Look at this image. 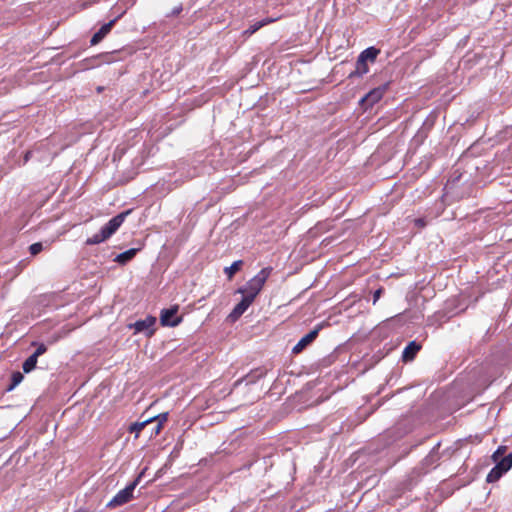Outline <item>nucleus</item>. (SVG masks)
<instances>
[{"mask_svg": "<svg viewBox=\"0 0 512 512\" xmlns=\"http://www.w3.org/2000/svg\"><path fill=\"white\" fill-rule=\"evenodd\" d=\"M242 295H243L242 300L234 307V309L231 311V313L228 316V319L232 322H235L236 320H238L254 301L253 299L246 296L245 294H242Z\"/></svg>", "mask_w": 512, "mask_h": 512, "instance_id": "obj_7", "label": "nucleus"}, {"mask_svg": "<svg viewBox=\"0 0 512 512\" xmlns=\"http://www.w3.org/2000/svg\"><path fill=\"white\" fill-rule=\"evenodd\" d=\"M154 422V418H148L142 422H135L130 425L129 431L135 432L136 437H138L139 433L150 423Z\"/></svg>", "mask_w": 512, "mask_h": 512, "instance_id": "obj_16", "label": "nucleus"}, {"mask_svg": "<svg viewBox=\"0 0 512 512\" xmlns=\"http://www.w3.org/2000/svg\"><path fill=\"white\" fill-rule=\"evenodd\" d=\"M243 265L242 260L234 261L229 267H226L224 269L225 274L227 275L228 279L231 280L236 272H238Z\"/></svg>", "mask_w": 512, "mask_h": 512, "instance_id": "obj_17", "label": "nucleus"}, {"mask_svg": "<svg viewBox=\"0 0 512 512\" xmlns=\"http://www.w3.org/2000/svg\"><path fill=\"white\" fill-rule=\"evenodd\" d=\"M32 345H37V348L33 353L36 357L43 355L47 351V347L43 343L37 344L36 342H33Z\"/></svg>", "mask_w": 512, "mask_h": 512, "instance_id": "obj_22", "label": "nucleus"}, {"mask_svg": "<svg viewBox=\"0 0 512 512\" xmlns=\"http://www.w3.org/2000/svg\"><path fill=\"white\" fill-rule=\"evenodd\" d=\"M139 250L140 248H131L123 253H120L116 256L115 261L120 264H126L135 257Z\"/></svg>", "mask_w": 512, "mask_h": 512, "instance_id": "obj_12", "label": "nucleus"}, {"mask_svg": "<svg viewBox=\"0 0 512 512\" xmlns=\"http://www.w3.org/2000/svg\"><path fill=\"white\" fill-rule=\"evenodd\" d=\"M414 223L416 226L420 227V228H423L426 226V221L424 218H417L414 220Z\"/></svg>", "mask_w": 512, "mask_h": 512, "instance_id": "obj_26", "label": "nucleus"}, {"mask_svg": "<svg viewBox=\"0 0 512 512\" xmlns=\"http://www.w3.org/2000/svg\"><path fill=\"white\" fill-rule=\"evenodd\" d=\"M383 292L382 288L377 289L373 294V304H375L381 297V294Z\"/></svg>", "mask_w": 512, "mask_h": 512, "instance_id": "obj_25", "label": "nucleus"}, {"mask_svg": "<svg viewBox=\"0 0 512 512\" xmlns=\"http://www.w3.org/2000/svg\"><path fill=\"white\" fill-rule=\"evenodd\" d=\"M271 271L272 269L270 267L263 268L252 279H250L244 287L239 288L237 292L245 294L255 300L256 296L260 293L265 282L269 278Z\"/></svg>", "mask_w": 512, "mask_h": 512, "instance_id": "obj_2", "label": "nucleus"}, {"mask_svg": "<svg viewBox=\"0 0 512 512\" xmlns=\"http://www.w3.org/2000/svg\"><path fill=\"white\" fill-rule=\"evenodd\" d=\"M140 476L131 484L120 490L108 503L109 507L121 506L133 498V491L138 484Z\"/></svg>", "mask_w": 512, "mask_h": 512, "instance_id": "obj_3", "label": "nucleus"}, {"mask_svg": "<svg viewBox=\"0 0 512 512\" xmlns=\"http://www.w3.org/2000/svg\"><path fill=\"white\" fill-rule=\"evenodd\" d=\"M368 71H369V68H368L367 62H365L364 60H362L361 58L358 57L357 62H356V68L353 72H351L349 74V77L350 78L354 77V76L361 77L364 74L368 73Z\"/></svg>", "mask_w": 512, "mask_h": 512, "instance_id": "obj_13", "label": "nucleus"}, {"mask_svg": "<svg viewBox=\"0 0 512 512\" xmlns=\"http://www.w3.org/2000/svg\"><path fill=\"white\" fill-rule=\"evenodd\" d=\"M23 374L19 371L13 372L11 376V385L8 387V391L13 390L17 385L23 381Z\"/></svg>", "mask_w": 512, "mask_h": 512, "instance_id": "obj_20", "label": "nucleus"}, {"mask_svg": "<svg viewBox=\"0 0 512 512\" xmlns=\"http://www.w3.org/2000/svg\"><path fill=\"white\" fill-rule=\"evenodd\" d=\"M496 465L503 473L509 471L512 467V453H509L498 461H495Z\"/></svg>", "mask_w": 512, "mask_h": 512, "instance_id": "obj_14", "label": "nucleus"}, {"mask_svg": "<svg viewBox=\"0 0 512 512\" xmlns=\"http://www.w3.org/2000/svg\"><path fill=\"white\" fill-rule=\"evenodd\" d=\"M75 512H82V511H75Z\"/></svg>", "mask_w": 512, "mask_h": 512, "instance_id": "obj_29", "label": "nucleus"}, {"mask_svg": "<svg viewBox=\"0 0 512 512\" xmlns=\"http://www.w3.org/2000/svg\"><path fill=\"white\" fill-rule=\"evenodd\" d=\"M154 422H158V423H161V425H163L164 422L167 421L168 419V413H161L157 416H154Z\"/></svg>", "mask_w": 512, "mask_h": 512, "instance_id": "obj_24", "label": "nucleus"}, {"mask_svg": "<svg viewBox=\"0 0 512 512\" xmlns=\"http://www.w3.org/2000/svg\"><path fill=\"white\" fill-rule=\"evenodd\" d=\"M181 11H182V7H181V6H179V7L175 8V9L173 10V12H172V13H173V14H178V13H180Z\"/></svg>", "mask_w": 512, "mask_h": 512, "instance_id": "obj_28", "label": "nucleus"}, {"mask_svg": "<svg viewBox=\"0 0 512 512\" xmlns=\"http://www.w3.org/2000/svg\"><path fill=\"white\" fill-rule=\"evenodd\" d=\"M421 346L415 341L410 342L404 349L402 358L404 361H411L416 353L420 350Z\"/></svg>", "mask_w": 512, "mask_h": 512, "instance_id": "obj_11", "label": "nucleus"}, {"mask_svg": "<svg viewBox=\"0 0 512 512\" xmlns=\"http://www.w3.org/2000/svg\"><path fill=\"white\" fill-rule=\"evenodd\" d=\"M37 359L38 357H36L35 355H31L29 356L23 363L22 365V368H23V371L25 373H29L31 372L32 370L35 369L36 367V364H37Z\"/></svg>", "mask_w": 512, "mask_h": 512, "instance_id": "obj_18", "label": "nucleus"}, {"mask_svg": "<svg viewBox=\"0 0 512 512\" xmlns=\"http://www.w3.org/2000/svg\"><path fill=\"white\" fill-rule=\"evenodd\" d=\"M162 426H163V425H161V423H158V422H157V423H156V425H155V427H154V429H153V433L157 435V434L161 431Z\"/></svg>", "mask_w": 512, "mask_h": 512, "instance_id": "obj_27", "label": "nucleus"}, {"mask_svg": "<svg viewBox=\"0 0 512 512\" xmlns=\"http://www.w3.org/2000/svg\"><path fill=\"white\" fill-rule=\"evenodd\" d=\"M504 473L497 467H493L491 471L488 473L486 481L488 483H493L498 481Z\"/></svg>", "mask_w": 512, "mask_h": 512, "instance_id": "obj_19", "label": "nucleus"}, {"mask_svg": "<svg viewBox=\"0 0 512 512\" xmlns=\"http://www.w3.org/2000/svg\"><path fill=\"white\" fill-rule=\"evenodd\" d=\"M130 214V210L124 211L108 221V223L102 227L99 233L94 234L92 237L86 240L87 245L100 244L110 238L122 225L127 215Z\"/></svg>", "mask_w": 512, "mask_h": 512, "instance_id": "obj_1", "label": "nucleus"}, {"mask_svg": "<svg viewBox=\"0 0 512 512\" xmlns=\"http://www.w3.org/2000/svg\"><path fill=\"white\" fill-rule=\"evenodd\" d=\"M42 249H43V246H42V243H40V242L33 243L29 247V251H30L31 255H37L38 253H40L42 251Z\"/></svg>", "mask_w": 512, "mask_h": 512, "instance_id": "obj_23", "label": "nucleus"}, {"mask_svg": "<svg viewBox=\"0 0 512 512\" xmlns=\"http://www.w3.org/2000/svg\"><path fill=\"white\" fill-rule=\"evenodd\" d=\"M118 20V17L114 18L113 20L109 21L108 23L104 24L91 38L90 44L92 46L97 45L99 42H101L106 35H108L112 29V27L115 25L116 21Z\"/></svg>", "mask_w": 512, "mask_h": 512, "instance_id": "obj_9", "label": "nucleus"}, {"mask_svg": "<svg viewBox=\"0 0 512 512\" xmlns=\"http://www.w3.org/2000/svg\"><path fill=\"white\" fill-rule=\"evenodd\" d=\"M507 450L506 446H499L497 450L493 453L492 459L493 461H498L505 454Z\"/></svg>", "mask_w": 512, "mask_h": 512, "instance_id": "obj_21", "label": "nucleus"}, {"mask_svg": "<svg viewBox=\"0 0 512 512\" xmlns=\"http://www.w3.org/2000/svg\"><path fill=\"white\" fill-rule=\"evenodd\" d=\"M178 305L168 309H162L160 313V323L162 326L175 327L181 323L182 317L178 316Z\"/></svg>", "mask_w": 512, "mask_h": 512, "instance_id": "obj_4", "label": "nucleus"}, {"mask_svg": "<svg viewBox=\"0 0 512 512\" xmlns=\"http://www.w3.org/2000/svg\"><path fill=\"white\" fill-rule=\"evenodd\" d=\"M379 54V50L374 47H369L362 51L359 55V58L364 60L365 62L371 61L374 62Z\"/></svg>", "mask_w": 512, "mask_h": 512, "instance_id": "obj_15", "label": "nucleus"}, {"mask_svg": "<svg viewBox=\"0 0 512 512\" xmlns=\"http://www.w3.org/2000/svg\"><path fill=\"white\" fill-rule=\"evenodd\" d=\"M322 325H318L313 330H311L308 334L303 336L298 343L293 347V353H300L306 346L312 343L316 337L318 336L319 331L321 330Z\"/></svg>", "mask_w": 512, "mask_h": 512, "instance_id": "obj_8", "label": "nucleus"}, {"mask_svg": "<svg viewBox=\"0 0 512 512\" xmlns=\"http://www.w3.org/2000/svg\"><path fill=\"white\" fill-rule=\"evenodd\" d=\"M156 323V318L154 316H147L145 319L136 321L130 327L134 328L136 333L143 332L148 337H151L154 334V325Z\"/></svg>", "mask_w": 512, "mask_h": 512, "instance_id": "obj_5", "label": "nucleus"}, {"mask_svg": "<svg viewBox=\"0 0 512 512\" xmlns=\"http://www.w3.org/2000/svg\"><path fill=\"white\" fill-rule=\"evenodd\" d=\"M275 19L273 18H265V19H262L260 21H257L255 22L254 24H252L248 29H246L244 32H243V35L245 37H250L251 35H253L255 32H257L260 28L264 27L265 25H268L272 22H274Z\"/></svg>", "mask_w": 512, "mask_h": 512, "instance_id": "obj_10", "label": "nucleus"}, {"mask_svg": "<svg viewBox=\"0 0 512 512\" xmlns=\"http://www.w3.org/2000/svg\"><path fill=\"white\" fill-rule=\"evenodd\" d=\"M387 85H383L372 89L368 92L360 101L361 104L365 105L366 108L372 107L377 103L384 95Z\"/></svg>", "mask_w": 512, "mask_h": 512, "instance_id": "obj_6", "label": "nucleus"}]
</instances>
